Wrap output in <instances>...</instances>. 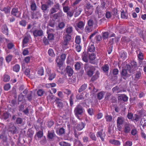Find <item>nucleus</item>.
<instances>
[{
  "instance_id": "nucleus-1",
  "label": "nucleus",
  "mask_w": 146,
  "mask_h": 146,
  "mask_svg": "<svg viewBox=\"0 0 146 146\" xmlns=\"http://www.w3.org/2000/svg\"><path fill=\"white\" fill-rule=\"evenodd\" d=\"M127 70L130 73H133L134 71L137 69V63L134 61L131 62L130 64H127L126 66Z\"/></svg>"
},
{
  "instance_id": "nucleus-2",
  "label": "nucleus",
  "mask_w": 146,
  "mask_h": 146,
  "mask_svg": "<svg viewBox=\"0 0 146 146\" xmlns=\"http://www.w3.org/2000/svg\"><path fill=\"white\" fill-rule=\"evenodd\" d=\"M85 7V11L86 14L88 16L92 15L94 10L93 6L90 3H86Z\"/></svg>"
},
{
  "instance_id": "nucleus-3",
  "label": "nucleus",
  "mask_w": 146,
  "mask_h": 146,
  "mask_svg": "<svg viewBox=\"0 0 146 146\" xmlns=\"http://www.w3.org/2000/svg\"><path fill=\"white\" fill-rule=\"evenodd\" d=\"M85 69L86 71L88 76H91L94 74V72L95 70L94 67L91 65L86 64L85 66Z\"/></svg>"
},
{
  "instance_id": "nucleus-4",
  "label": "nucleus",
  "mask_w": 146,
  "mask_h": 146,
  "mask_svg": "<svg viewBox=\"0 0 146 146\" xmlns=\"http://www.w3.org/2000/svg\"><path fill=\"white\" fill-rule=\"evenodd\" d=\"M84 111V109L80 104L78 105L75 108L74 113L76 115L78 118L79 119H80V118L78 115H81Z\"/></svg>"
},
{
  "instance_id": "nucleus-5",
  "label": "nucleus",
  "mask_w": 146,
  "mask_h": 146,
  "mask_svg": "<svg viewBox=\"0 0 146 146\" xmlns=\"http://www.w3.org/2000/svg\"><path fill=\"white\" fill-rule=\"evenodd\" d=\"M64 16V14L62 11L61 10L58 12L57 13H54V14L50 15V18L54 21L60 19Z\"/></svg>"
},
{
  "instance_id": "nucleus-6",
  "label": "nucleus",
  "mask_w": 146,
  "mask_h": 146,
  "mask_svg": "<svg viewBox=\"0 0 146 146\" xmlns=\"http://www.w3.org/2000/svg\"><path fill=\"white\" fill-rule=\"evenodd\" d=\"M63 9L64 12L66 13L67 17H71L73 15L74 13V9L71 11H69V7L67 6L63 7Z\"/></svg>"
},
{
  "instance_id": "nucleus-7",
  "label": "nucleus",
  "mask_w": 146,
  "mask_h": 146,
  "mask_svg": "<svg viewBox=\"0 0 146 146\" xmlns=\"http://www.w3.org/2000/svg\"><path fill=\"white\" fill-rule=\"evenodd\" d=\"M11 14V15L17 18L19 17L21 15V13L19 11L17 7H15L12 8Z\"/></svg>"
},
{
  "instance_id": "nucleus-8",
  "label": "nucleus",
  "mask_w": 146,
  "mask_h": 146,
  "mask_svg": "<svg viewBox=\"0 0 146 146\" xmlns=\"http://www.w3.org/2000/svg\"><path fill=\"white\" fill-rule=\"evenodd\" d=\"M117 126L119 129H121V125H122L124 122L123 118L121 116H119L117 117Z\"/></svg>"
},
{
  "instance_id": "nucleus-9",
  "label": "nucleus",
  "mask_w": 146,
  "mask_h": 146,
  "mask_svg": "<svg viewBox=\"0 0 146 146\" xmlns=\"http://www.w3.org/2000/svg\"><path fill=\"white\" fill-rule=\"evenodd\" d=\"M131 125L129 123L125 124L123 127V132L125 133H128L130 132L131 130Z\"/></svg>"
},
{
  "instance_id": "nucleus-10",
  "label": "nucleus",
  "mask_w": 146,
  "mask_h": 146,
  "mask_svg": "<svg viewBox=\"0 0 146 146\" xmlns=\"http://www.w3.org/2000/svg\"><path fill=\"white\" fill-rule=\"evenodd\" d=\"M46 72L47 73L46 76L49 77L48 79L49 80H51L55 78V74L54 73H51L49 69L47 70Z\"/></svg>"
},
{
  "instance_id": "nucleus-11",
  "label": "nucleus",
  "mask_w": 146,
  "mask_h": 146,
  "mask_svg": "<svg viewBox=\"0 0 146 146\" xmlns=\"http://www.w3.org/2000/svg\"><path fill=\"white\" fill-rule=\"evenodd\" d=\"M119 95L118 97L119 101H121L123 100L124 102H125L128 100V97L126 95L124 94Z\"/></svg>"
},
{
  "instance_id": "nucleus-12",
  "label": "nucleus",
  "mask_w": 146,
  "mask_h": 146,
  "mask_svg": "<svg viewBox=\"0 0 146 146\" xmlns=\"http://www.w3.org/2000/svg\"><path fill=\"white\" fill-rule=\"evenodd\" d=\"M73 9L74 12H76L74 15V17H78L81 13V12L82 11L81 9L80 8H78L77 7H74Z\"/></svg>"
},
{
  "instance_id": "nucleus-13",
  "label": "nucleus",
  "mask_w": 146,
  "mask_h": 146,
  "mask_svg": "<svg viewBox=\"0 0 146 146\" xmlns=\"http://www.w3.org/2000/svg\"><path fill=\"white\" fill-rule=\"evenodd\" d=\"M43 32L42 30H36L33 32V35L35 37L40 36L43 35Z\"/></svg>"
},
{
  "instance_id": "nucleus-14",
  "label": "nucleus",
  "mask_w": 146,
  "mask_h": 146,
  "mask_svg": "<svg viewBox=\"0 0 146 146\" xmlns=\"http://www.w3.org/2000/svg\"><path fill=\"white\" fill-rule=\"evenodd\" d=\"M95 50V47L94 43L92 42H90L88 47V51L90 52H94Z\"/></svg>"
},
{
  "instance_id": "nucleus-15",
  "label": "nucleus",
  "mask_w": 146,
  "mask_h": 146,
  "mask_svg": "<svg viewBox=\"0 0 146 146\" xmlns=\"http://www.w3.org/2000/svg\"><path fill=\"white\" fill-rule=\"evenodd\" d=\"M102 131H100L97 133L96 136L98 137H100L102 141L104 140V137L105 135L104 133H102Z\"/></svg>"
},
{
  "instance_id": "nucleus-16",
  "label": "nucleus",
  "mask_w": 146,
  "mask_h": 146,
  "mask_svg": "<svg viewBox=\"0 0 146 146\" xmlns=\"http://www.w3.org/2000/svg\"><path fill=\"white\" fill-rule=\"evenodd\" d=\"M66 72L69 76H71L73 73V70L70 66H68L66 68Z\"/></svg>"
},
{
  "instance_id": "nucleus-17",
  "label": "nucleus",
  "mask_w": 146,
  "mask_h": 146,
  "mask_svg": "<svg viewBox=\"0 0 146 146\" xmlns=\"http://www.w3.org/2000/svg\"><path fill=\"white\" fill-rule=\"evenodd\" d=\"M141 74L140 72H137L134 75L133 79L136 81H137L140 78Z\"/></svg>"
},
{
  "instance_id": "nucleus-18",
  "label": "nucleus",
  "mask_w": 146,
  "mask_h": 146,
  "mask_svg": "<svg viewBox=\"0 0 146 146\" xmlns=\"http://www.w3.org/2000/svg\"><path fill=\"white\" fill-rule=\"evenodd\" d=\"M111 13L113 16V18H115V17H117L119 16L117 13V9L115 8H114L112 10Z\"/></svg>"
},
{
  "instance_id": "nucleus-19",
  "label": "nucleus",
  "mask_w": 146,
  "mask_h": 146,
  "mask_svg": "<svg viewBox=\"0 0 146 146\" xmlns=\"http://www.w3.org/2000/svg\"><path fill=\"white\" fill-rule=\"evenodd\" d=\"M85 125L84 123L81 122L78 124L76 127V129L79 131L81 130L84 127Z\"/></svg>"
},
{
  "instance_id": "nucleus-20",
  "label": "nucleus",
  "mask_w": 146,
  "mask_h": 146,
  "mask_svg": "<svg viewBox=\"0 0 146 146\" xmlns=\"http://www.w3.org/2000/svg\"><path fill=\"white\" fill-rule=\"evenodd\" d=\"M105 92L103 91L98 93L97 95L98 98L99 100L102 99L105 94Z\"/></svg>"
},
{
  "instance_id": "nucleus-21",
  "label": "nucleus",
  "mask_w": 146,
  "mask_h": 146,
  "mask_svg": "<svg viewBox=\"0 0 146 146\" xmlns=\"http://www.w3.org/2000/svg\"><path fill=\"white\" fill-rule=\"evenodd\" d=\"M137 56L138 59L141 61L143 59V53L140 50H138L137 51V53L138 54Z\"/></svg>"
},
{
  "instance_id": "nucleus-22",
  "label": "nucleus",
  "mask_w": 146,
  "mask_h": 146,
  "mask_svg": "<svg viewBox=\"0 0 146 146\" xmlns=\"http://www.w3.org/2000/svg\"><path fill=\"white\" fill-rule=\"evenodd\" d=\"M119 56L123 60H125L127 57V53L123 51H121L120 54Z\"/></svg>"
},
{
  "instance_id": "nucleus-23",
  "label": "nucleus",
  "mask_w": 146,
  "mask_h": 146,
  "mask_svg": "<svg viewBox=\"0 0 146 146\" xmlns=\"http://www.w3.org/2000/svg\"><path fill=\"white\" fill-rule=\"evenodd\" d=\"M9 131L13 134L17 132V129L16 127L15 126H12L9 128Z\"/></svg>"
},
{
  "instance_id": "nucleus-24",
  "label": "nucleus",
  "mask_w": 146,
  "mask_h": 146,
  "mask_svg": "<svg viewBox=\"0 0 146 146\" xmlns=\"http://www.w3.org/2000/svg\"><path fill=\"white\" fill-rule=\"evenodd\" d=\"M109 142L111 144L115 145H119L120 144V143L119 141L115 139L110 140L109 141Z\"/></svg>"
},
{
  "instance_id": "nucleus-25",
  "label": "nucleus",
  "mask_w": 146,
  "mask_h": 146,
  "mask_svg": "<svg viewBox=\"0 0 146 146\" xmlns=\"http://www.w3.org/2000/svg\"><path fill=\"white\" fill-rule=\"evenodd\" d=\"M48 8V6L46 4H43L41 5V9L43 11V12L44 13L46 12V11Z\"/></svg>"
},
{
  "instance_id": "nucleus-26",
  "label": "nucleus",
  "mask_w": 146,
  "mask_h": 146,
  "mask_svg": "<svg viewBox=\"0 0 146 146\" xmlns=\"http://www.w3.org/2000/svg\"><path fill=\"white\" fill-rule=\"evenodd\" d=\"M11 10L10 7L9 6L5 7L3 8L2 11H4L5 13L6 14H10Z\"/></svg>"
},
{
  "instance_id": "nucleus-27",
  "label": "nucleus",
  "mask_w": 146,
  "mask_h": 146,
  "mask_svg": "<svg viewBox=\"0 0 146 146\" xmlns=\"http://www.w3.org/2000/svg\"><path fill=\"white\" fill-rule=\"evenodd\" d=\"M87 84H84L82 85L80 88H79L78 91L79 92H80L85 90L87 88Z\"/></svg>"
},
{
  "instance_id": "nucleus-28",
  "label": "nucleus",
  "mask_w": 146,
  "mask_h": 146,
  "mask_svg": "<svg viewBox=\"0 0 146 146\" xmlns=\"http://www.w3.org/2000/svg\"><path fill=\"white\" fill-rule=\"evenodd\" d=\"M56 61L58 67L60 68L62 66L63 64L62 60H61L58 58H57L56 59Z\"/></svg>"
},
{
  "instance_id": "nucleus-29",
  "label": "nucleus",
  "mask_w": 146,
  "mask_h": 146,
  "mask_svg": "<svg viewBox=\"0 0 146 146\" xmlns=\"http://www.w3.org/2000/svg\"><path fill=\"white\" fill-rule=\"evenodd\" d=\"M95 12L98 15L99 17L101 16V15L102 14V11H101L98 6L96 7L95 10Z\"/></svg>"
},
{
  "instance_id": "nucleus-30",
  "label": "nucleus",
  "mask_w": 146,
  "mask_h": 146,
  "mask_svg": "<svg viewBox=\"0 0 146 146\" xmlns=\"http://www.w3.org/2000/svg\"><path fill=\"white\" fill-rule=\"evenodd\" d=\"M56 132L57 134L60 135L64 133V129L63 128H61L59 129H56Z\"/></svg>"
},
{
  "instance_id": "nucleus-31",
  "label": "nucleus",
  "mask_w": 146,
  "mask_h": 146,
  "mask_svg": "<svg viewBox=\"0 0 146 146\" xmlns=\"http://www.w3.org/2000/svg\"><path fill=\"white\" fill-rule=\"evenodd\" d=\"M31 7L32 10L35 11L36 10L37 7L35 2H33L31 3Z\"/></svg>"
},
{
  "instance_id": "nucleus-32",
  "label": "nucleus",
  "mask_w": 146,
  "mask_h": 146,
  "mask_svg": "<svg viewBox=\"0 0 146 146\" xmlns=\"http://www.w3.org/2000/svg\"><path fill=\"white\" fill-rule=\"evenodd\" d=\"M121 17L122 19H127V13L124 12L123 10L121 12Z\"/></svg>"
},
{
  "instance_id": "nucleus-33",
  "label": "nucleus",
  "mask_w": 146,
  "mask_h": 146,
  "mask_svg": "<svg viewBox=\"0 0 146 146\" xmlns=\"http://www.w3.org/2000/svg\"><path fill=\"white\" fill-rule=\"evenodd\" d=\"M30 37L26 36L23 40V47H25L26 46L25 45L29 41Z\"/></svg>"
},
{
  "instance_id": "nucleus-34",
  "label": "nucleus",
  "mask_w": 146,
  "mask_h": 146,
  "mask_svg": "<svg viewBox=\"0 0 146 146\" xmlns=\"http://www.w3.org/2000/svg\"><path fill=\"white\" fill-rule=\"evenodd\" d=\"M105 118L107 122H111L112 120V117L111 115L106 114L105 116Z\"/></svg>"
},
{
  "instance_id": "nucleus-35",
  "label": "nucleus",
  "mask_w": 146,
  "mask_h": 146,
  "mask_svg": "<svg viewBox=\"0 0 146 146\" xmlns=\"http://www.w3.org/2000/svg\"><path fill=\"white\" fill-rule=\"evenodd\" d=\"M101 7L103 9L106 8L107 3L105 0H102L101 1Z\"/></svg>"
},
{
  "instance_id": "nucleus-36",
  "label": "nucleus",
  "mask_w": 146,
  "mask_h": 146,
  "mask_svg": "<svg viewBox=\"0 0 146 146\" xmlns=\"http://www.w3.org/2000/svg\"><path fill=\"white\" fill-rule=\"evenodd\" d=\"M54 133L53 130L51 131H49L48 133V136L50 139H52L54 136Z\"/></svg>"
},
{
  "instance_id": "nucleus-37",
  "label": "nucleus",
  "mask_w": 146,
  "mask_h": 146,
  "mask_svg": "<svg viewBox=\"0 0 146 146\" xmlns=\"http://www.w3.org/2000/svg\"><path fill=\"white\" fill-rule=\"evenodd\" d=\"M53 7L57 11L59 10L60 11L61 9L60 5L59 3H55Z\"/></svg>"
},
{
  "instance_id": "nucleus-38",
  "label": "nucleus",
  "mask_w": 146,
  "mask_h": 146,
  "mask_svg": "<svg viewBox=\"0 0 146 146\" xmlns=\"http://www.w3.org/2000/svg\"><path fill=\"white\" fill-rule=\"evenodd\" d=\"M140 127L141 129L146 128V122H145V121L143 122L142 120L140 123Z\"/></svg>"
},
{
  "instance_id": "nucleus-39",
  "label": "nucleus",
  "mask_w": 146,
  "mask_h": 146,
  "mask_svg": "<svg viewBox=\"0 0 146 146\" xmlns=\"http://www.w3.org/2000/svg\"><path fill=\"white\" fill-rule=\"evenodd\" d=\"M13 70L16 72H19L20 69V66L18 64L15 65L13 68Z\"/></svg>"
},
{
  "instance_id": "nucleus-40",
  "label": "nucleus",
  "mask_w": 146,
  "mask_h": 146,
  "mask_svg": "<svg viewBox=\"0 0 146 146\" xmlns=\"http://www.w3.org/2000/svg\"><path fill=\"white\" fill-rule=\"evenodd\" d=\"M49 29H48L47 31V33L48 34V38L49 40H52L53 39L54 36L51 33H49Z\"/></svg>"
},
{
  "instance_id": "nucleus-41",
  "label": "nucleus",
  "mask_w": 146,
  "mask_h": 146,
  "mask_svg": "<svg viewBox=\"0 0 146 146\" xmlns=\"http://www.w3.org/2000/svg\"><path fill=\"white\" fill-rule=\"evenodd\" d=\"M82 64L81 63L77 62L75 65V67L76 70H78L80 69L81 68Z\"/></svg>"
},
{
  "instance_id": "nucleus-42",
  "label": "nucleus",
  "mask_w": 146,
  "mask_h": 146,
  "mask_svg": "<svg viewBox=\"0 0 146 146\" xmlns=\"http://www.w3.org/2000/svg\"><path fill=\"white\" fill-rule=\"evenodd\" d=\"M37 73L40 76H42L43 74L44 70L42 67L39 68L38 70Z\"/></svg>"
},
{
  "instance_id": "nucleus-43",
  "label": "nucleus",
  "mask_w": 146,
  "mask_h": 146,
  "mask_svg": "<svg viewBox=\"0 0 146 146\" xmlns=\"http://www.w3.org/2000/svg\"><path fill=\"white\" fill-rule=\"evenodd\" d=\"M59 144L61 146H71V144L65 141H62L59 143Z\"/></svg>"
},
{
  "instance_id": "nucleus-44",
  "label": "nucleus",
  "mask_w": 146,
  "mask_h": 146,
  "mask_svg": "<svg viewBox=\"0 0 146 146\" xmlns=\"http://www.w3.org/2000/svg\"><path fill=\"white\" fill-rule=\"evenodd\" d=\"M10 79L9 76L7 74H5L3 77V80L5 82L9 81Z\"/></svg>"
},
{
  "instance_id": "nucleus-45",
  "label": "nucleus",
  "mask_w": 146,
  "mask_h": 146,
  "mask_svg": "<svg viewBox=\"0 0 146 146\" xmlns=\"http://www.w3.org/2000/svg\"><path fill=\"white\" fill-rule=\"evenodd\" d=\"M23 122V119L21 117H18L16 121V123L17 124H21Z\"/></svg>"
},
{
  "instance_id": "nucleus-46",
  "label": "nucleus",
  "mask_w": 146,
  "mask_h": 146,
  "mask_svg": "<svg viewBox=\"0 0 146 146\" xmlns=\"http://www.w3.org/2000/svg\"><path fill=\"white\" fill-rule=\"evenodd\" d=\"M57 11L55 9L54 7H52L51 8L50 10V12L49 13V15L50 16V15L53 14L54 13H56V12Z\"/></svg>"
},
{
  "instance_id": "nucleus-47",
  "label": "nucleus",
  "mask_w": 146,
  "mask_h": 146,
  "mask_svg": "<svg viewBox=\"0 0 146 146\" xmlns=\"http://www.w3.org/2000/svg\"><path fill=\"white\" fill-rule=\"evenodd\" d=\"M99 72L97 71L95 75L93 76L92 78V81L96 80V79H98L99 77Z\"/></svg>"
},
{
  "instance_id": "nucleus-48",
  "label": "nucleus",
  "mask_w": 146,
  "mask_h": 146,
  "mask_svg": "<svg viewBox=\"0 0 146 146\" xmlns=\"http://www.w3.org/2000/svg\"><path fill=\"white\" fill-rule=\"evenodd\" d=\"M112 16L111 13L109 11H106L105 17L106 18L108 19L110 18Z\"/></svg>"
},
{
  "instance_id": "nucleus-49",
  "label": "nucleus",
  "mask_w": 146,
  "mask_h": 146,
  "mask_svg": "<svg viewBox=\"0 0 146 146\" xmlns=\"http://www.w3.org/2000/svg\"><path fill=\"white\" fill-rule=\"evenodd\" d=\"M19 24L22 26L25 27L27 24V22L25 20H23L20 21Z\"/></svg>"
},
{
  "instance_id": "nucleus-50",
  "label": "nucleus",
  "mask_w": 146,
  "mask_h": 146,
  "mask_svg": "<svg viewBox=\"0 0 146 146\" xmlns=\"http://www.w3.org/2000/svg\"><path fill=\"white\" fill-rule=\"evenodd\" d=\"M48 54L51 57H54L55 56V54L53 52V50L52 49H49L48 50Z\"/></svg>"
},
{
  "instance_id": "nucleus-51",
  "label": "nucleus",
  "mask_w": 146,
  "mask_h": 146,
  "mask_svg": "<svg viewBox=\"0 0 146 146\" xmlns=\"http://www.w3.org/2000/svg\"><path fill=\"white\" fill-rule=\"evenodd\" d=\"M94 24V21L92 19L89 20L87 22V24L89 27H92Z\"/></svg>"
},
{
  "instance_id": "nucleus-52",
  "label": "nucleus",
  "mask_w": 146,
  "mask_h": 146,
  "mask_svg": "<svg viewBox=\"0 0 146 146\" xmlns=\"http://www.w3.org/2000/svg\"><path fill=\"white\" fill-rule=\"evenodd\" d=\"M89 136L90 138L93 140H96V138L94 134L92 132H91L89 134Z\"/></svg>"
},
{
  "instance_id": "nucleus-53",
  "label": "nucleus",
  "mask_w": 146,
  "mask_h": 146,
  "mask_svg": "<svg viewBox=\"0 0 146 146\" xmlns=\"http://www.w3.org/2000/svg\"><path fill=\"white\" fill-rule=\"evenodd\" d=\"M12 59V56L11 55H9L7 56L5 60L6 61L9 63L10 62Z\"/></svg>"
},
{
  "instance_id": "nucleus-54",
  "label": "nucleus",
  "mask_w": 146,
  "mask_h": 146,
  "mask_svg": "<svg viewBox=\"0 0 146 146\" xmlns=\"http://www.w3.org/2000/svg\"><path fill=\"white\" fill-rule=\"evenodd\" d=\"M81 38L79 36H77L76 37L75 42L76 44H79L80 42Z\"/></svg>"
},
{
  "instance_id": "nucleus-55",
  "label": "nucleus",
  "mask_w": 146,
  "mask_h": 146,
  "mask_svg": "<svg viewBox=\"0 0 146 146\" xmlns=\"http://www.w3.org/2000/svg\"><path fill=\"white\" fill-rule=\"evenodd\" d=\"M102 36L104 39L107 38L108 37L109 33L108 32H102Z\"/></svg>"
},
{
  "instance_id": "nucleus-56",
  "label": "nucleus",
  "mask_w": 146,
  "mask_h": 146,
  "mask_svg": "<svg viewBox=\"0 0 146 146\" xmlns=\"http://www.w3.org/2000/svg\"><path fill=\"white\" fill-rule=\"evenodd\" d=\"M84 25L85 24L83 22L80 21L77 24V27H83Z\"/></svg>"
},
{
  "instance_id": "nucleus-57",
  "label": "nucleus",
  "mask_w": 146,
  "mask_h": 146,
  "mask_svg": "<svg viewBox=\"0 0 146 146\" xmlns=\"http://www.w3.org/2000/svg\"><path fill=\"white\" fill-rule=\"evenodd\" d=\"M84 95V94L83 93H82L80 95L79 94H78L76 96V98L77 99L79 100L83 99L84 98L83 96Z\"/></svg>"
},
{
  "instance_id": "nucleus-58",
  "label": "nucleus",
  "mask_w": 146,
  "mask_h": 146,
  "mask_svg": "<svg viewBox=\"0 0 146 146\" xmlns=\"http://www.w3.org/2000/svg\"><path fill=\"white\" fill-rule=\"evenodd\" d=\"M55 23V21L53 19L50 20L49 23L48 25L50 26L53 27L54 26Z\"/></svg>"
},
{
  "instance_id": "nucleus-59",
  "label": "nucleus",
  "mask_w": 146,
  "mask_h": 146,
  "mask_svg": "<svg viewBox=\"0 0 146 146\" xmlns=\"http://www.w3.org/2000/svg\"><path fill=\"white\" fill-rule=\"evenodd\" d=\"M11 88V86L9 84H7L4 87V89L5 90L7 91L9 90Z\"/></svg>"
},
{
  "instance_id": "nucleus-60",
  "label": "nucleus",
  "mask_w": 146,
  "mask_h": 146,
  "mask_svg": "<svg viewBox=\"0 0 146 146\" xmlns=\"http://www.w3.org/2000/svg\"><path fill=\"white\" fill-rule=\"evenodd\" d=\"M44 92V91L42 89H40L38 91L37 93L39 96H41L43 95Z\"/></svg>"
},
{
  "instance_id": "nucleus-61",
  "label": "nucleus",
  "mask_w": 146,
  "mask_h": 146,
  "mask_svg": "<svg viewBox=\"0 0 146 146\" xmlns=\"http://www.w3.org/2000/svg\"><path fill=\"white\" fill-rule=\"evenodd\" d=\"M2 31L3 33L6 35L8 34V28H3Z\"/></svg>"
},
{
  "instance_id": "nucleus-62",
  "label": "nucleus",
  "mask_w": 146,
  "mask_h": 146,
  "mask_svg": "<svg viewBox=\"0 0 146 146\" xmlns=\"http://www.w3.org/2000/svg\"><path fill=\"white\" fill-rule=\"evenodd\" d=\"M75 48L76 50L78 52H80L81 50V46L79 44H76L75 45Z\"/></svg>"
},
{
  "instance_id": "nucleus-63",
  "label": "nucleus",
  "mask_w": 146,
  "mask_h": 146,
  "mask_svg": "<svg viewBox=\"0 0 146 146\" xmlns=\"http://www.w3.org/2000/svg\"><path fill=\"white\" fill-rule=\"evenodd\" d=\"M96 58V56L94 54L92 53L89 56V58L91 60H93Z\"/></svg>"
},
{
  "instance_id": "nucleus-64",
  "label": "nucleus",
  "mask_w": 146,
  "mask_h": 146,
  "mask_svg": "<svg viewBox=\"0 0 146 146\" xmlns=\"http://www.w3.org/2000/svg\"><path fill=\"white\" fill-rule=\"evenodd\" d=\"M109 69V67L108 64L105 65L103 67V70L104 72L107 71Z\"/></svg>"
}]
</instances>
